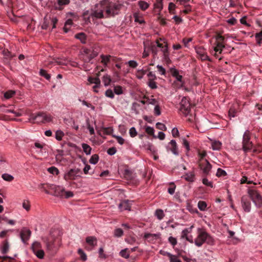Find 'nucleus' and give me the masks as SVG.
I'll list each match as a JSON object with an SVG mask.
<instances>
[{
  "label": "nucleus",
  "mask_w": 262,
  "mask_h": 262,
  "mask_svg": "<svg viewBox=\"0 0 262 262\" xmlns=\"http://www.w3.org/2000/svg\"><path fill=\"white\" fill-rule=\"evenodd\" d=\"M248 193L255 204L259 205L261 204L262 201V196L258 191L253 189H249L248 190Z\"/></svg>",
  "instance_id": "obj_7"
},
{
  "label": "nucleus",
  "mask_w": 262,
  "mask_h": 262,
  "mask_svg": "<svg viewBox=\"0 0 262 262\" xmlns=\"http://www.w3.org/2000/svg\"><path fill=\"white\" fill-rule=\"evenodd\" d=\"M163 0H157L156 2L154 4L155 9H159L160 11L163 9Z\"/></svg>",
  "instance_id": "obj_43"
},
{
  "label": "nucleus",
  "mask_w": 262,
  "mask_h": 262,
  "mask_svg": "<svg viewBox=\"0 0 262 262\" xmlns=\"http://www.w3.org/2000/svg\"><path fill=\"white\" fill-rule=\"evenodd\" d=\"M180 106V111L185 116H187L190 112V104L186 97L182 99Z\"/></svg>",
  "instance_id": "obj_8"
},
{
  "label": "nucleus",
  "mask_w": 262,
  "mask_h": 262,
  "mask_svg": "<svg viewBox=\"0 0 262 262\" xmlns=\"http://www.w3.org/2000/svg\"><path fill=\"white\" fill-rule=\"evenodd\" d=\"M226 174H227L225 170H224L221 168H218L216 175L217 177H222V176H225L226 175Z\"/></svg>",
  "instance_id": "obj_63"
},
{
  "label": "nucleus",
  "mask_w": 262,
  "mask_h": 262,
  "mask_svg": "<svg viewBox=\"0 0 262 262\" xmlns=\"http://www.w3.org/2000/svg\"><path fill=\"white\" fill-rule=\"evenodd\" d=\"M96 8L97 9L94 11L91 14V16L93 17L96 18H102L103 17V11L105 10V9L103 8L97 7L96 5Z\"/></svg>",
  "instance_id": "obj_12"
},
{
  "label": "nucleus",
  "mask_w": 262,
  "mask_h": 262,
  "mask_svg": "<svg viewBox=\"0 0 262 262\" xmlns=\"http://www.w3.org/2000/svg\"><path fill=\"white\" fill-rule=\"evenodd\" d=\"M225 47V46L222 42H217L216 46L214 48V51H215V53L214 56L219 58V60L222 59V57H219V54H222L223 51V49Z\"/></svg>",
  "instance_id": "obj_14"
},
{
  "label": "nucleus",
  "mask_w": 262,
  "mask_h": 262,
  "mask_svg": "<svg viewBox=\"0 0 262 262\" xmlns=\"http://www.w3.org/2000/svg\"><path fill=\"white\" fill-rule=\"evenodd\" d=\"M120 211L125 210L130 211L131 208V203L128 200H124L121 201L118 206Z\"/></svg>",
  "instance_id": "obj_13"
},
{
  "label": "nucleus",
  "mask_w": 262,
  "mask_h": 262,
  "mask_svg": "<svg viewBox=\"0 0 262 262\" xmlns=\"http://www.w3.org/2000/svg\"><path fill=\"white\" fill-rule=\"evenodd\" d=\"M144 237L149 242H152L155 240L160 239L161 238V234L160 233L156 234L146 233Z\"/></svg>",
  "instance_id": "obj_16"
},
{
  "label": "nucleus",
  "mask_w": 262,
  "mask_h": 262,
  "mask_svg": "<svg viewBox=\"0 0 262 262\" xmlns=\"http://www.w3.org/2000/svg\"><path fill=\"white\" fill-rule=\"evenodd\" d=\"M112 136L115 138L117 142L120 144V145H123L124 143V139L122 138L121 136H116V135H113Z\"/></svg>",
  "instance_id": "obj_57"
},
{
  "label": "nucleus",
  "mask_w": 262,
  "mask_h": 262,
  "mask_svg": "<svg viewBox=\"0 0 262 262\" xmlns=\"http://www.w3.org/2000/svg\"><path fill=\"white\" fill-rule=\"evenodd\" d=\"M86 243L94 248L97 244V239L95 236H88L85 239Z\"/></svg>",
  "instance_id": "obj_17"
},
{
  "label": "nucleus",
  "mask_w": 262,
  "mask_h": 262,
  "mask_svg": "<svg viewBox=\"0 0 262 262\" xmlns=\"http://www.w3.org/2000/svg\"><path fill=\"white\" fill-rule=\"evenodd\" d=\"M102 82L105 86H107L110 85L112 82V78L110 75L106 74L103 75L102 78Z\"/></svg>",
  "instance_id": "obj_24"
},
{
  "label": "nucleus",
  "mask_w": 262,
  "mask_h": 262,
  "mask_svg": "<svg viewBox=\"0 0 262 262\" xmlns=\"http://www.w3.org/2000/svg\"><path fill=\"white\" fill-rule=\"evenodd\" d=\"M155 215L159 220H162L165 215L162 209H157L155 212Z\"/></svg>",
  "instance_id": "obj_40"
},
{
  "label": "nucleus",
  "mask_w": 262,
  "mask_h": 262,
  "mask_svg": "<svg viewBox=\"0 0 262 262\" xmlns=\"http://www.w3.org/2000/svg\"><path fill=\"white\" fill-rule=\"evenodd\" d=\"M189 232L188 229H185L182 232L181 237L182 238H185L186 240H189L188 234Z\"/></svg>",
  "instance_id": "obj_55"
},
{
  "label": "nucleus",
  "mask_w": 262,
  "mask_h": 262,
  "mask_svg": "<svg viewBox=\"0 0 262 262\" xmlns=\"http://www.w3.org/2000/svg\"><path fill=\"white\" fill-rule=\"evenodd\" d=\"M133 16L135 18V21L138 22L140 24L145 23V21L143 18V15L139 12H137L134 13Z\"/></svg>",
  "instance_id": "obj_21"
},
{
  "label": "nucleus",
  "mask_w": 262,
  "mask_h": 262,
  "mask_svg": "<svg viewBox=\"0 0 262 262\" xmlns=\"http://www.w3.org/2000/svg\"><path fill=\"white\" fill-rule=\"evenodd\" d=\"M98 55V52L94 49H84L82 53V58L85 62H88Z\"/></svg>",
  "instance_id": "obj_5"
},
{
  "label": "nucleus",
  "mask_w": 262,
  "mask_h": 262,
  "mask_svg": "<svg viewBox=\"0 0 262 262\" xmlns=\"http://www.w3.org/2000/svg\"><path fill=\"white\" fill-rule=\"evenodd\" d=\"M253 144L250 141V133L249 130H246L243 138V148L245 151H248L252 149Z\"/></svg>",
  "instance_id": "obj_6"
},
{
  "label": "nucleus",
  "mask_w": 262,
  "mask_h": 262,
  "mask_svg": "<svg viewBox=\"0 0 262 262\" xmlns=\"http://www.w3.org/2000/svg\"><path fill=\"white\" fill-rule=\"evenodd\" d=\"M146 73V71L143 69L138 70L137 71L136 73V77L139 79H142L144 75Z\"/></svg>",
  "instance_id": "obj_37"
},
{
  "label": "nucleus",
  "mask_w": 262,
  "mask_h": 262,
  "mask_svg": "<svg viewBox=\"0 0 262 262\" xmlns=\"http://www.w3.org/2000/svg\"><path fill=\"white\" fill-rule=\"evenodd\" d=\"M82 172L79 168H71L67 171L63 176V179L67 181H74L81 177Z\"/></svg>",
  "instance_id": "obj_4"
},
{
  "label": "nucleus",
  "mask_w": 262,
  "mask_h": 262,
  "mask_svg": "<svg viewBox=\"0 0 262 262\" xmlns=\"http://www.w3.org/2000/svg\"><path fill=\"white\" fill-rule=\"evenodd\" d=\"M185 179L186 181L193 182L195 180V174L194 172H190L186 174Z\"/></svg>",
  "instance_id": "obj_30"
},
{
  "label": "nucleus",
  "mask_w": 262,
  "mask_h": 262,
  "mask_svg": "<svg viewBox=\"0 0 262 262\" xmlns=\"http://www.w3.org/2000/svg\"><path fill=\"white\" fill-rule=\"evenodd\" d=\"M242 205L243 209L246 212H249L251 210V203L248 200L247 197L243 196L241 199Z\"/></svg>",
  "instance_id": "obj_15"
},
{
  "label": "nucleus",
  "mask_w": 262,
  "mask_h": 262,
  "mask_svg": "<svg viewBox=\"0 0 262 262\" xmlns=\"http://www.w3.org/2000/svg\"><path fill=\"white\" fill-rule=\"evenodd\" d=\"M88 81L91 84L94 83L95 85L100 84V80L98 77L95 78L90 77L88 78Z\"/></svg>",
  "instance_id": "obj_35"
},
{
  "label": "nucleus",
  "mask_w": 262,
  "mask_h": 262,
  "mask_svg": "<svg viewBox=\"0 0 262 262\" xmlns=\"http://www.w3.org/2000/svg\"><path fill=\"white\" fill-rule=\"evenodd\" d=\"M198 207L201 211H204L206 209L207 204L205 202L200 201L198 202Z\"/></svg>",
  "instance_id": "obj_42"
},
{
  "label": "nucleus",
  "mask_w": 262,
  "mask_h": 262,
  "mask_svg": "<svg viewBox=\"0 0 262 262\" xmlns=\"http://www.w3.org/2000/svg\"><path fill=\"white\" fill-rule=\"evenodd\" d=\"M64 136V133L61 130H58L55 133V138L58 141H61Z\"/></svg>",
  "instance_id": "obj_45"
},
{
  "label": "nucleus",
  "mask_w": 262,
  "mask_h": 262,
  "mask_svg": "<svg viewBox=\"0 0 262 262\" xmlns=\"http://www.w3.org/2000/svg\"><path fill=\"white\" fill-rule=\"evenodd\" d=\"M99 257L100 259H105L107 258L108 255L104 252L103 247H100L98 250Z\"/></svg>",
  "instance_id": "obj_34"
},
{
  "label": "nucleus",
  "mask_w": 262,
  "mask_h": 262,
  "mask_svg": "<svg viewBox=\"0 0 262 262\" xmlns=\"http://www.w3.org/2000/svg\"><path fill=\"white\" fill-rule=\"evenodd\" d=\"M0 248L1 252L3 254H6L8 252L9 249V244L8 241L7 240L4 241L2 243V246Z\"/></svg>",
  "instance_id": "obj_22"
},
{
  "label": "nucleus",
  "mask_w": 262,
  "mask_h": 262,
  "mask_svg": "<svg viewBox=\"0 0 262 262\" xmlns=\"http://www.w3.org/2000/svg\"><path fill=\"white\" fill-rule=\"evenodd\" d=\"M170 185H171V186L169 188H168V192L170 194L172 195L174 194L175 191L176 185L173 183H170Z\"/></svg>",
  "instance_id": "obj_60"
},
{
  "label": "nucleus",
  "mask_w": 262,
  "mask_h": 262,
  "mask_svg": "<svg viewBox=\"0 0 262 262\" xmlns=\"http://www.w3.org/2000/svg\"><path fill=\"white\" fill-rule=\"evenodd\" d=\"M255 37L257 43L258 45H260L262 42V30L260 32L256 33Z\"/></svg>",
  "instance_id": "obj_49"
},
{
  "label": "nucleus",
  "mask_w": 262,
  "mask_h": 262,
  "mask_svg": "<svg viewBox=\"0 0 262 262\" xmlns=\"http://www.w3.org/2000/svg\"><path fill=\"white\" fill-rule=\"evenodd\" d=\"M43 242L46 245L47 249L48 250L51 251L54 247V241L52 239L49 238H44Z\"/></svg>",
  "instance_id": "obj_19"
},
{
  "label": "nucleus",
  "mask_w": 262,
  "mask_h": 262,
  "mask_svg": "<svg viewBox=\"0 0 262 262\" xmlns=\"http://www.w3.org/2000/svg\"><path fill=\"white\" fill-rule=\"evenodd\" d=\"M99 160V156L98 155H93L90 158L89 162L91 164H95Z\"/></svg>",
  "instance_id": "obj_46"
},
{
  "label": "nucleus",
  "mask_w": 262,
  "mask_h": 262,
  "mask_svg": "<svg viewBox=\"0 0 262 262\" xmlns=\"http://www.w3.org/2000/svg\"><path fill=\"white\" fill-rule=\"evenodd\" d=\"M170 72L171 73V75L173 77H175L178 81L181 82L182 83V84H183V83L182 81V76L179 74L178 70L174 68H171L170 69Z\"/></svg>",
  "instance_id": "obj_18"
},
{
  "label": "nucleus",
  "mask_w": 262,
  "mask_h": 262,
  "mask_svg": "<svg viewBox=\"0 0 262 262\" xmlns=\"http://www.w3.org/2000/svg\"><path fill=\"white\" fill-rule=\"evenodd\" d=\"M31 248L34 252L41 249V245L39 242H35L32 244Z\"/></svg>",
  "instance_id": "obj_32"
},
{
  "label": "nucleus",
  "mask_w": 262,
  "mask_h": 262,
  "mask_svg": "<svg viewBox=\"0 0 262 262\" xmlns=\"http://www.w3.org/2000/svg\"><path fill=\"white\" fill-rule=\"evenodd\" d=\"M156 127L160 130L164 131H165L167 129L165 125L160 122H158L156 123Z\"/></svg>",
  "instance_id": "obj_61"
},
{
  "label": "nucleus",
  "mask_w": 262,
  "mask_h": 262,
  "mask_svg": "<svg viewBox=\"0 0 262 262\" xmlns=\"http://www.w3.org/2000/svg\"><path fill=\"white\" fill-rule=\"evenodd\" d=\"M34 254L39 258L42 259L44 257L45 253L43 250L40 249L33 252Z\"/></svg>",
  "instance_id": "obj_48"
},
{
  "label": "nucleus",
  "mask_w": 262,
  "mask_h": 262,
  "mask_svg": "<svg viewBox=\"0 0 262 262\" xmlns=\"http://www.w3.org/2000/svg\"><path fill=\"white\" fill-rule=\"evenodd\" d=\"M70 2V0H57V6L55 5V8L57 10H61L62 6L68 5Z\"/></svg>",
  "instance_id": "obj_27"
},
{
  "label": "nucleus",
  "mask_w": 262,
  "mask_h": 262,
  "mask_svg": "<svg viewBox=\"0 0 262 262\" xmlns=\"http://www.w3.org/2000/svg\"><path fill=\"white\" fill-rule=\"evenodd\" d=\"M205 243L212 245L214 243V240L205 231L199 229L198 234L194 240V244L196 246L201 247Z\"/></svg>",
  "instance_id": "obj_2"
},
{
  "label": "nucleus",
  "mask_w": 262,
  "mask_h": 262,
  "mask_svg": "<svg viewBox=\"0 0 262 262\" xmlns=\"http://www.w3.org/2000/svg\"><path fill=\"white\" fill-rule=\"evenodd\" d=\"M5 113H13L15 117H19L22 115V111L20 110L17 111H14L13 110H7L5 111Z\"/></svg>",
  "instance_id": "obj_36"
},
{
  "label": "nucleus",
  "mask_w": 262,
  "mask_h": 262,
  "mask_svg": "<svg viewBox=\"0 0 262 262\" xmlns=\"http://www.w3.org/2000/svg\"><path fill=\"white\" fill-rule=\"evenodd\" d=\"M145 132L147 134L149 135L152 136L154 138H156V136L154 135V129L153 127L150 126H147L145 128Z\"/></svg>",
  "instance_id": "obj_53"
},
{
  "label": "nucleus",
  "mask_w": 262,
  "mask_h": 262,
  "mask_svg": "<svg viewBox=\"0 0 262 262\" xmlns=\"http://www.w3.org/2000/svg\"><path fill=\"white\" fill-rule=\"evenodd\" d=\"M123 231L121 228H117L114 230V236L115 237H119L122 236Z\"/></svg>",
  "instance_id": "obj_52"
},
{
  "label": "nucleus",
  "mask_w": 262,
  "mask_h": 262,
  "mask_svg": "<svg viewBox=\"0 0 262 262\" xmlns=\"http://www.w3.org/2000/svg\"><path fill=\"white\" fill-rule=\"evenodd\" d=\"M31 234V231L26 228H23L20 232V236L22 242L24 243H26L30 238Z\"/></svg>",
  "instance_id": "obj_11"
},
{
  "label": "nucleus",
  "mask_w": 262,
  "mask_h": 262,
  "mask_svg": "<svg viewBox=\"0 0 262 262\" xmlns=\"http://www.w3.org/2000/svg\"><path fill=\"white\" fill-rule=\"evenodd\" d=\"M2 177L4 180L7 182H11L14 180L13 176L8 173L3 174Z\"/></svg>",
  "instance_id": "obj_38"
},
{
  "label": "nucleus",
  "mask_w": 262,
  "mask_h": 262,
  "mask_svg": "<svg viewBox=\"0 0 262 262\" xmlns=\"http://www.w3.org/2000/svg\"><path fill=\"white\" fill-rule=\"evenodd\" d=\"M202 182L203 184H204L206 186L213 187V183L212 182L209 181L207 178H204L203 179Z\"/></svg>",
  "instance_id": "obj_62"
},
{
  "label": "nucleus",
  "mask_w": 262,
  "mask_h": 262,
  "mask_svg": "<svg viewBox=\"0 0 262 262\" xmlns=\"http://www.w3.org/2000/svg\"><path fill=\"white\" fill-rule=\"evenodd\" d=\"M169 262H182L178 256L171 254L169 257Z\"/></svg>",
  "instance_id": "obj_44"
},
{
  "label": "nucleus",
  "mask_w": 262,
  "mask_h": 262,
  "mask_svg": "<svg viewBox=\"0 0 262 262\" xmlns=\"http://www.w3.org/2000/svg\"><path fill=\"white\" fill-rule=\"evenodd\" d=\"M211 144L213 150H220L222 146V143L219 141L211 140Z\"/></svg>",
  "instance_id": "obj_25"
},
{
  "label": "nucleus",
  "mask_w": 262,
  "mask_h": 262,
  "mask_svg": "<svg viewBox=\"0 0 262 262\" xmlns=\"http://www.w3.org/2000/svg\"><path fill=\"white\" fill-rule=\"evenodd\" d=\"M200 168L203 173L205 175H208L210 171L212 166L210 163L206 159H202L199 162Z\"/></svg>",
  "instance_id": "obj_9"
},
{
  "label": "nucleus",
  "mask_w": 262,
  "mask_h": 262,
  "mask_svg": "<svg viewBox=\"0 0 262 262\" xmlns=\"http://www.w3.org/2000/svg\"><path fill=\"white\" fill-rule=\"evenodd\" d=\"M114 91L117 95H120L123 93L122 87L118 85L114 87Z\"/></svg>",
  "instance_id": "obj_56"
},
{
  "label": "nucleus",
  "mask_w": 262,
  "mask_h": 262,
  "mask_svg": "<svg viewBox=\"0 0 262 262\" xmlns=\"http://www.w3.org/2000/svg\"><path fill=\"white\" fill-rule=\"evenodd\" d=\"M75 37L76 38L79 39L82 43H85L86 42V38L84 33H78L75 35Z\"/></svg>",
  "instance_id": "obj_31"
},
{
  "label": "nucleus",
  "mask_w": 262,
  "mask_h": 262,
  "mask_svg": "<svg viewBox=\"0 0 262 262\" xmlns=\"http://www.w3.org/2000/svg\"><path fill=\"white\" fill-rule=\"evenodd\" d=\"M157 68L158 69V72L162 75H165L166 74V70L165 69L160 65H157Z\"/></svg>",
  "instance_id": "obj_64"
},
{
  "label": "nucleus",
  "mask_w": 262,
  "mask_h": 262,
  "mask_svg": "<svg viewBox=\"0 0 262 262\" xmlns=\"http://www.w3.org/2000/svg\"><path fill=\"white\" fill-rule=\"evenodd\" d=\"M48 171L53 174L58 175L59 173V170L55 167L52 166L48 169Z\"/></svg>",
  "instance_id": "obj_50"
},
{
  "label": "nucleus",
  "mask_w": 262,
  "mask_h": 262,
  "mask_svg": "<svg viewBox=\"0 0 262 262\" xmlns=\"http://www.w3.org/2000/svg\"><path fill=\"white\" fill-rule=\"evenodd\" d=\"M15 93L16 92L15 91L9 90L5 93L4 97L7 99H10L12 98L15 94Z\"/></svg>",
  "instance_id": "obj_39"
},
{
  "label": "nucleus",
  "mask_w": 262,
  "mask_h": 262,
  "mask_svg": "<svg viewBox=\"0 0 262 262\" xmlns=\"http://www.w3.org/2000/svg\"><path fill=\"white\" fill-rule=\"evenodd\" d=\"M124 176L127 179H132L133 178L132 172L128 169L125 170Z\"/></svg>",
  "instance_id": "obj_59"
},
{
  "label": "nucleus",
  "mask_w": 262,
  "mask_h": 262,
  "mask_svg": "<svg viewBox=\"0 0 262 262\" xmlns=\"http://www.w3.org/2000/svg\"><path fill=\"white\" fill-rule=\"evenodd\" d=\"M169 144L171 145L170 150L172 153L176 155H178V148L177 143L175 140H172L169 142Z\"/></svg>",
  "instance_id": "obj_26"
},
{
  "label": "nucleus",
  "mask_w": 262,
  "mask_h": 262,
  "mask_svg": "<svg viewBox=\"0 0 262 262\" xmlns=\"http://www.w3.org/2000/svg\"><path fill=\"white\" fill-rule=\"evenodd\" d=\"M54 63H55L58 65H67L69 62L68 60L66 58H57L54 59Z\"/></svg>",
  "instance_id": "obj_28"
},
{
  "label": "nucleus",
  "mask_w": 262,
  "mask_h": 262,
  "mask_svg": "<svg viewBox=\"0 0 262 262\" xmlns=\"http://www.w3.org/2000/svg\"><path fill=\"white\" fill-rule=\"evenodd\" d=\"M82 147L83 151L86 155H89L91 154L92 148L88 144L86 143H82Z\"/></svg>",
  "instance_id": "obj_33"
},
{
  "label": "nucleus",
  "mask_w": 262,
  "mask_h": 262,
  "mask_svg": "<svg viewBox=\"0 0 262 262\" xmlns=\"http://www.w3.org/2000/svg\"><path fill=\"white\" fill-rule=\"evenodd\" d=\"M168 241L173 248H174L178 243L177 239L173 236H169Z\"/></svg>",
  "instance_id": "obj_47"
},
{
  "label": "nucleus",
  "mask_w": 262,
  "mask_h": 262,
  "mask_svg": "<svg viewBox=\"0 0 262 262\" xmlns=\"http://www.w3.org/2000/svg\"><path fill=\"white\" fill-rule=\"evenodd\" d=\"M78 253L82 260L85 261L87 259V256L86 254L81 249H79L78 250Z\"/></svg>",
  "instance_id": "obj_51"
},
{
  "label": "nucleus",
  "mask_w": 262,
  "mask_h": 262,
  "mask_svg": "<svg viewBox=\"0 0 262 262\" xmlns=\"http://www.w3.org/2000/svg\"><path fill=\"white\" fill-rule=\"evenodd\" d=\"M39 74L40 76L44 77L46 79L50 80L51 78V76L49 74H48L45 70L40 69L39 71Z\"/></svg>",
  "instance_id": "obj_41"
},
{
  "label": "nucleus",
  "mask_w": 262,
  "mask_h": 262,
  "mask_svg": "<svg viewBox=\"0 0 262 262\" xmlns=\"http://www.w3.org/2000/svg\"><path fill=\"white\" fill-rule=\"evenodd\" d=\"M195 52L199 57L202 60L211 61L210 58L207 55L206 50L202 47H196L195 48Z\"/></svg>",
  "instance_id": "obj_10"
},
{
  "label": "nucleus",
  "mask_w": 262,
  "mask_h": 262,
  "mask_svg": "<svg viewBox=\"0 0 262 262\" xmlns=\"http://www.w3.org/2000/svg\"><path fill=\"white\" fill-rule=\"evenodd\" d=\"M123 5L119 3H113L109 0H102L97 4V7L105 9L106 13L108 15H114L118 14V11L122 7Z\"/></svg>",
  "instance_id": "obj_1"
},
{
  "label": "nucleus",
  "mask_w": 262,
  "mask_h": 262,
  "mask_svg": "<svg viewBox=\"0 0 262 262\" xmlns=\"http://www.w3.org/2000/svg\"><path fill=\"white\" fill-rule=\"evenodd\" d=\"M161 51L163 52V56L165 57H167L168 56V45H167V43H166L165 46H164L161 48Z\"/></svg>",
  "instance_id": "obj_58"
},
{
  "label": "nucleus",
  "mask_w": 262,
  "mask_h": 262,
  "mask_svg": "<svg viewBox=\"0 0 262 262\" xmlns=\"http://www.w3.org/2000/svg\"><path fill=\"white\" fill-rule=\"evenodd\" d=\"M53 117L49 114L44 113H39L34 115H32L29 118V121L33 123H45L51 122Z\"/></svg>",
  "instance_id": "obj_3"
},
{
  "label": "nucleus",
  "mask_w": 262,
  "mask_h": 262,
  "mask_svg": "<svg viewBox=\"0 0 262 262\" xmlns=\"http://www.w3.org/2000/svg\"><path fill=\"white\" fill-rule=\"evenodd\" d=\"M53 189H55V195L57 196H63L65 192L64 189L60 186H54Z\"/></svg>",
  "instance_id": "obj_23"
},
{
  "label": "nucleus",
  "mask_w": 262,
  "mask_h": 262,
  "mask_svg": "<svg viewBox=\"0 0 262 262\" xmlns=\"http://www.w3.org/2000/svg\"><path fill=\"white\" fill-rule=\"evenodd\" d=\"M138 6L141 10L142 11H145L147 10L149 7V4L146 2L143 1H140L138 2Z\"/></svg>",
  "instance_id": "obj_29"
},
{
  "label": "nucleus",
  "mask_w": 262,
  "mask_h": 262,
  "mask_svg": "<svg viewBox=\"0 0 262 262\" xmlns=\"http://www.w3.org/2000/svg\"><path fill=\"white\" fill-rule=\"evenodd\" d=\"M112 57L110 55H100V58L101 59V63L103 64L104 67H106L108 63L110 62L111 59Z\"/></svg>",
  "instance_id": "obj_20"
},
{
  "label": "nucleus",
  "mask_w": 262,
  "mask_h": 262,
  "mask_svg": "<svg viewBox=\"0 0 262 262\" xmlns=\"http://www.w3.org/2000/svg\"><path fill=\"white\" fill-rule=\"evenodd\" d=\"M127 249H124L120 252V254L122 257L125 258H129V253L127 251Z\"/></svg>",
  "instance_id": "obj_54"
}]
</instances>
